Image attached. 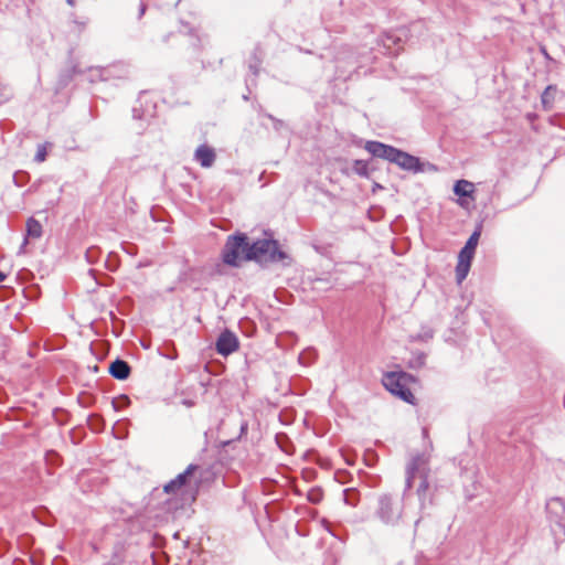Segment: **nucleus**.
Masks as SVG:
<instances>
[{"label": "nucleus", "instance_id": "1", "mask_svg": "<svg viewBox=\"0 0 565 565\" xmlns=\"http://www.w3.org/2000/svg\"><path fill=\"white\" fill-rule=\"evenodd\" d=\"M406 480L403 498L406 497L408 490L414 486L415 480L419 479V484L416 489L420 507H426L427 493L429 490V457L426 454H417L412 456L406 465Z\"/></svg>", "mask_w": 565, "mask_h": 565}, {"label": "nucleus", "instance_id": "2", "mask_svg": "<svg viewBox=\"0 0 565 565\" xmlns=\"http://www.w3.org/2000/svg\"><path fill=\"white\" fill-rule=\"evenodd\" d=\"M365 149L376 158L385 159L390 162L396 163L404 170L419 171L418 158L411 156L402 150H398L392 146L379 142L367 141Z\"/></svg>", "mask_w": 565, "mask_h": 565}, {"label": "nucleus", "instance_id": "3", "mask_svg": "<svg viewBox=\"0 0 565 565\" xmlns=\"http://www.w3.org/2000/svg\"><path fill=\"white\" fill-rule=\"evenodd\" d=\"M403 498L383 493L377 498L374 516L384 525L397 526L403 519Z\"/></svg>", "mask_w": 565, "mask_h": 565}, {"label": "nucleus", "instance_id": "4", "mask_svg": "<svg viewBox=\"0 0 565 565\" xmlns=\"http://www.w3.org/2000/svg\"><path fill=\"white\" fill-rule=\"evenodd\" d=\"M223 262L231 266H239L242 262L250 260L249 242L245 234L230 236L223 248Z\"/></svg>", "mask_w": 565, "mask_h": 565}, {"label": "nucleus", "instance_id": "5", "mask_svg": "<svg viewBox=\"0 0 565 565\" xmlns=\"http://www.w3.org/2000/svg\"><path fill=\"white\" fill-rule=\"evenodd\" d=\"M250 260L263 263H278L288 259V255L279 249L278 243L273 239H259L249 244Z\"/></svg>", "mask_w": 565, "mask_h": 565}, {"label": "nucleus", "instance_id": "6", "mask_svg": "<svg viewBox=\"0 0 565 565\" xmlns=\"http://www.w3.org/2000/svg\"><path fill=\"white\" fill-rule=\"evenodd\" d=\"M411 382H413V377L405 372H390L383 377V385L387 391L401 399L413 404L414 395L409 388Z\"/></svg>", "mask_w": 565, "mask_h": 565}, {"label": "nucleus", "instance_id": "7", "mask_svg": "<svg viewBox=\"0 0 565 565\" xmlns=\"http://www.w3.org/2000/svg\"><path fill=\"white\" fill-rule=\"evenodd\" d=\"M238 349V339L237 337L225 330L222 332L216 341V351L224 356L230 355Z\"/></svg>", "mask_w": 565, "mask_h": 565}, {"label": "nucleus", "instance_id": "8", "mask_svg": "<svg viewBox=\"0 0 565 565\" xmlns=\"http://www.w3.org/2000/svg\"><path fill=\"white\" fill-rule=\"evenodd\" d=\"M475 250L473 249H467L466 246L460 250L458 255V264L456 267V278L458 284H461L470 269L471 260L473 258Z\"/></svg>", "mask_w": 565, "mask_h": 565}, {"label": "nucleus", "instance_id": "9", "mask_svg": "<svg viewBox=\"0 0 565 565\" xmlns=\"http://www.w3.org/2000/svg\"><path fill=\"white\" fill-rule=\"evenodd\" d=\"M198 469V466L190 465L188 468L180 475L175 477V479L171 480L164 486V492L167 493H177L181 488L190 486V478L193 472Z\"/></svg>", "mask_w": 565, "mask_h": 565}, {"label": "nucleus", "instance_id": "10", "mask_svg": "<svg viewBox=\"0 0 565 565\" xmlns=\"http://www.w3.org/2000/svg\"><path fill=\"white\" fill-rule=\"evenodd\" d=\"M216 154L212 147L207 145H201L194 152V159L203 168H210L215 161Z\"/></svg>", "mask_w": 565, "mask_h": 565}, {"label": "nucleus", "instance_id": "11", "mask_svg": "<svg viewBox=\"0 0 565 565\" xmlns=\"http://www.w3.org/2000/svg\"><path fill=\"white\" fill-rule=\"evenodd\" d=\"M109 373L117 380H126L130 374V366L126 361L116 360L110 364Z\"/></svg>", "mask_w": 565, "mask_h": 565}, {"label": "nucleus", "instance_id": "12", "mask_svg": "<svg viewBox=\"0 0 565 565\" xmlns=\"http://www.w3.org/2000/svg\"><path fill=\"white\" fill-rule=\"evenodd\" d=\"M41 236H42L41 223L39 221H36L35 218L30 217L26 222V236L24 238V242H23L21 248H23L26 245L29 238L36 239V238H40Z\"/></svg>", "mask_w": 565, "mask_h": 565}, {"label": "nucleus", "instance_id": "13", "mask_svg": "<svg viewBox=\"0 0 565 565\" xmlns=\"http://www.w3.org/2000/svg\"><path fill=\"white\" fill-rule=\"evenodd\" d=\"M475 184L468 180H458L454 185V193L459 198H472Z\"/></svg>", "mask_w": 565, "mask_h": 565}, {"label": "nucleus", "instance_id": "14", "mask_svg": "<svg viewBox=\"0 0 565 565\" xmlns=\"http://www.w3.org/2000/svg\"><path fill=\"white\" fill-rule=\"evenodd\" d=\"M555 93H556L555 86L550 85L545 88V90L543 92V94L541 96V102H542L544 109L548 110L552 108V105L555 99Z\"/></svg>", "mask_w": 565, "mask_h": 565}, {"label": "nucleus", "instance_id": "15", "mask_svg": "<svg viewBox=\"0 0 565 565\" xmlns=\"http://www.w3.org/2000/svg\"><path fill=\"white\" fill-rule=\"evenodd\" d=\"M130 404V399L127 395H120L119 397L113 401V406L116 411H121L128 407Z\"/></svg>", "mask_w": 565, "mask_h": 565}, {"label": "nucleus", "instance_id": "16", "mask_svg": "<svg viewBox=\"0 0 565 565\" xmlns=\"http://www.w3.org/2000/svg\"><path fill=\"white\" fill-rule=\"evenodd\" d=\"M46 154H47V152H46V145H39L36 153H35V157H34V160L36 162H43L46 159Z\"/></svg>", "mask_w": 565, "mask_h": 565}, {"label": "nucleus", "instance_id": "17", "mask_svg": "<svg viewBox=\"0 0 565 565\" xmlns=\"http://www.w3.org/2000/svg\"><path fill=\"white\" fill-rule=\"evenodd\" d=\"M480 234L478 232L472 233V235L469 237V239L466 243L467 249H473L476 250V247L478 245Z\"/></svg>", "mask_w": 565, "mask_h": 565}, {"label": "nucleus", "instance_id": "18", "mask_svg": "<svg viewBox=\"0 0 565 565\" xmlns=\"http://www.w3.org/2000/svg\"><path fill=\"white\" fill-rule=\"evenodd\" d=\"M355 491L353 489H347L343 492V500L347 504L354 505L355 504Z\"/></svg>", "mask_w": 565, "mask_h": 565}, {"label": "nucleus", "instance_id": "19", "mask_svg": "<svg viewBox=\"0 0 565 565\" xmlns=\"http://www.w3.org/2000/svg\"><path fill=\"white\" fill-rule=\"evenodd\" d=\"M398 41H399L398 38H395L394 35L388 34L385 36L383 44L385 47L391 49L392 45H396Z\"/></svg>", "mask_w": 565, "mask_h": 565}, {"label": "nucleus", "instance_id": "20", "mask_svg": "<svg viewBox=\"0 0 565 565\" xmlns=\"http://www.w3.org/2000/svg\"><path fill=\"white\" fill-rule=\"evenodd\" d=\"M424 364V356L418 355L415 361H411V367H419Z\"/></svg>", "mask_w": 565, "mask_h": 565}, {"label": "nucleus", "instance_id": "21", "mask_svg": "<svg viewBox=\"0 0 565 565\" xmlns=\"http://www.w3.org/2000/svg\"><path fill=\"white\" fill-rule=\"evenodd\" d=\"M554 505L559 507V508H563V501H562L561 499H558V498L552 499V500L548 502L547 507H548V508H552V507H554Z\"/></svg>", "mask_w": 565, "mask_h": 565}, {"label": "nucleus", "instance_id": "22", "mask_svg": "<svg viewBox=\"0 0 565 565\" xmlns=\"http://www.w3.org/2000/svg\"><path fill=\"white\" fill-rule=\"evenodd\" d=\"M7 278V275L0 271V282L4 281Z\"/></svg>", "mask_w": 565, "mask_h": 565}, {"label": "nucleus", "instance_id": "23", "mask_svg": "<svg viewBox=\"0 0 565 565\" xmlns=\"http://www.w3.org/2000/svg\"><path fill=\"white\" fill-rule=\"evenodd\" d=\"M145 11H146V6L141 4V7H140V17L145 13Z\"/></svg>", "mask_w": 565, "mask_h": 565}, {"label": "nucleus", "instance_id": "24", "mask_svg": "<svg viewBox=\"0 0 565 565\" xmlns=\"http://www.w3.org/2000/svg\"><path fill=\"white\" fill-rule=\"evenodd\" d=\"M358 171H359V173H360V174H362V175H365V174H366V169H365V167H364L363 169H361V170H358Z\"/></svg>", "mask_w": 565, "mask_h": 565}, {"label": "nucleus", "instance_id": "25", "mask_svg": "<svg viewBox=\"0 0 565 565\" xmlns=\"http://www.w3.org/2000/svg\"><path fill=\"white\" fill-rule=\"evenodd\" d=\"M310 500L313 501V502H317L318 501L317 495H313V497L310 495Z\"/></svg>", "mask_w": 565, "mask_h": 565}, {"label": "nucleus", "instance_id": "26", "mask_svg": "<svg viewBox=\"0 0 565 565\" xmlns=\"http://www.w3.org/2000/svg\"><path fill=\"white\" fill-rule=\"evenodd\" d=\"M310 500L313 501V502H317L318 501L317 495H313V497L310 495Z\"/></svg>", "mask_w": 565, "mask_h": 565}, {"label": "nucleus", "instance_id": "27", "mask_svg": "<svg viewBox=\"0 0 565 565\" xmlns=\"http://www.w3.org/2000/svg\"><path fill=\"white\" fill-rule=\"evenodd\" d=\"M423 435H424V437H425V438L427 437L428 431H427V429H426V428H424V429H423Z\"/></svg>", "mask_w": 565, "mask_h": 565}, {"label": "nucleus", "instance_id": "28", "mask_svg": "<svg viewBox=\"0 0 565 565\" xmlns=\"http://www.w3.org/2000/svg\"><path fill=\"white\" fill-rule=\"evenodd\" d=\"M68 4L74 6L75 0H66Z\"/></svg>", "mask_w": 565, "mask_h": 565}, {"label": "nucleus", "instance_id": "29", "mask_svg": "<svg viewBox=\"0 0 565 565\" xmlns=\"http://www.w3.org/2000/svg\"><path fill=\"white\" fill-rule=\"evenodd\" d=\"M459 204H460L461 206H463V205H465V202H463L462 200H460V201H459Z\"/></svg>", "mask_w": 565, "mask_h": 565}]
</instances>
